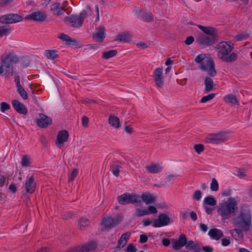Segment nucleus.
I'll return each mask as SVG.
<instances>
[{
	"label": "nucleus",
	"instance_id": "1",
	"mask_svg": "<svg viewBox=\"0 0 252 252\" xmlns=\"http://www.w3.org/2000/svg\"><path fill=\"white\" fill-rule=\"evenodd\" d=\"M239 197H229L227 200H222L217 208V213L222 219H229L238 210Z\"/></svg>",
	"mask_w": 252,
	"mask_h": 252
},
{
	"label": "nucleus",
	"instance_id": "2",
	"mask_svg": "<svg viewBox=\"0 0 252 252\" xmlns=\"http://www.w3.org/2000/svg\"><path fill=\"white\" fill-rule=\"evenodd\" d=\"M233 43L230 41H222L216 46L218 57L222 61L229 63L236 61L237 59V54L231 53L233 48Z\"/></svg>",
	"mask_w": 252,
	"mask_h": 252
},
{
	"label": "nucleus",
	"instance_id": "3",
	"mask_svg": "<svg viewBox=\"0 0 252 252\" xmlns=\"http://www.w3.org/2000/svg\"><path fill=\"white\" fill-rule=\"evenodd\" d=\"M251 222L250 208L247 205H243L240 208L239 215L234 219L233 223L237 227L248 231L251 225Z\"/></svg>",
	"mask_w": 252,
	"mask_h": 252
},
{
	"label": "nucleus",
	"instance_id": "4",
	"mask_svg": "<svg viewBox=\"0 0 252 252\" xmlns=\"http://www.w3.org/2000/svg\"><path fill=\"white\" fill-rule=\"evenodd\" d=\"M199 64V68L201 70L207 71L211 77L216 75L217 72L215 68V63L212 58L209 54H201L198 55L194 60Z\"/></svg>",
	"mask_w": 252,
	"mask_h": 252
},
{
	"label": "nucleus",
	"instance_id": "5",
	"mask_svg": "<svg viewBox=\"0 0 252 252\" xmlns=\"http://www.w3.org/2000/svg\"><path fill=\"white\" fill-rule=\"evenodd\" d=\"M86 14L84 11H81L79 15H71L66 16L64 19V21L66 24L74 28H79L82 26L84 20V15Z\"/></svg>",
	"mask_w": 252,
	"mask_h": 252
},
{
	"label": "nucleus",
	"instance_id": "6",
	"mask_svg": "<svg viewBox=\"0 0 252 252\" xmlns=\"http://www.w3.org/2000/svg\"><path fill=\"white\" fill-rule=\"evenodd\" d=\"M118 202L122 205L128 203L138 204L139 203V198L137 195L130 194L128 193H124L118 196Z\"/></svg>",
	"mask_w": 252,
	"mask_h": 252
},
{
	"label": "nucleus",
	"instance_id": "7",
	"mask_svg": "<svg viewBox=\"0 0 252 252\" xmlns=\"http://www.w3.org/2000/svg\"><path fill=\"white\" fill-rule=\"evenodd\" d=\"M196 41L202 48H205L213 45L215 40L214 37L200 33L196 37Z\"/></svg>",
	"mask_w": 252,
	"mask_h": 252
},
{
	"label": "nucleus",
	"instance_id": "8",
	"mask_svg": "<svg viewBox=\"0 0 252 252\" xmlns=\"http://www.w3.org/2000/svg\"><path fill=\"white\" fill-rule=\"evenodd\" d=\"M224 133L219 132L218 133H212L208 134L205 139V141L207 143L218 144L225 140Z\"/></svg>",
	"mask_w": 252,
	"mask_h": 252
},
{
	"label": "nucleus",
	"instance_id": "9",
	"mask_svg": "<svg viewBox=\"0 0 252 252\" xmlns=\"http://www.w3.org/2000/svg\"><path fill=\"white\" fill-rule=\"evenodd\" d=\"M22 17L16 14H10L1 16L0 17V22L3 24H11L20 22Z\"/></svg>",
	"mask_w": 252,
	"mask_h": 252
},
{
	"label": "nucleus",
	"instance_id": "10",
	"mask_svg": "<svg viewBox=\"0 0 252 252\" xmlns=\"http://www.w3.org/2000/svg\"><path fill=\"white\" fill-rule=\"evenodd\" d=\"M170 219L167 215L160 214L158 219H154L152 226L154 227H161L167 225Z\"/></svg>",
	"mask_w": 252,
	"mask_h": 252
},
{
	"label": "nucleus",
	"instance_id": "11",
	"mask_svg": "<svg viewBox=\"0 0 252 252\" xmlns=\"http://www.w3.org/2000/svg\"><path fill=\"white\" fill-rule=\"evenodd\" d=\"M121 221V218L112 219L110 217H104L101 224L103 228L107 229L118 225Z\"/></svg>",
	"mask_w": 252,
	"mask_h": 252
},
{
	"label": "nucleus",
	"instance_id": "12",
	"mask_svg": "<svg viewBox=\"0 0 252 252\" xmlns=\"http://www.w3.org/2000/svg\"><path fill=\"white\" fill-rule=\"evenodd\" d=\"M47 18L46 14L41 11H36L26 15L25 19L35 21L42 22Z\"/></svg>",
	"mask_w": 252,
	"mask_h": 252
},
{
	"label": "nucleus",
	"instance_id": "13",
	"mask_svg": "<svg viewBox=\"0 0 252 252\" xmlns=\"http://www.w3.org/2000/svg\"><path fill=\"white\" fill-rule=\"evenodd\" d=\"M18 61V58L12 54H9L4 58H1V65L6 68H10L13 67V63Z\"/></svg>",
	"mask_w": 252,
	"mask_h": 252
},
{
	"label": "nucleus",
	"instance_id": "14",
	"mask_svg": "<svg viewBox=\"0 0 252 252\" xmlns=\"http://www.w3.org/2000/svg\"><path fill=\"white\" fill-rule=\"evenodd\" d=\"M25 188L26 191L29 193H32L35 189L36 184L32 174H29L26 177Z\"/></svg>",
	"mask_w": 252,
	"mask_h": 252
},
{
	"label": "nucleus",
	"instance_id": "15",
	"mask_svg": "<svg viewBox=\"0 0 252 252\" xmlns=\"http://www.w3.org/2000/svg\"><path fill=\"white\" fill-rule=\"evenodd\" d=\"M96 245L95 242H91L81 247L70 249L66 252H89L90 251L95 249Z\"/></svg>",
	"mask_w": 252,
	"mask_h": 252
},
{
	"label": "nucleus",
	"instance_id": "16",
	"mask_svg": "<svg viewBox=\"0 0 252 252\" xmlns=\"http://www.w3.org/2000/svg\"><path fill=\"white\" fill-rule=\"evenodd\" d=\"M137 196L140 200L139 203L138 204H140L141 202V201H143L147 205L152 204L155 202L156 199L155 196L148 192H145L141 195Z\"/></svg>",
	"mask_w": 252,
	"mask_h": 252
},
{
	"label": "nucleus",
	"instance_id": "17",
	"mask_svg": "<svg viewBox=\"0 0 252 252\" xmlns=\"http://www.w3.org/2000/svg\"><path fill=\"white\" fill-rule=\"evenodd\" d=\"M68 136V133L66 130L60 131L57 135L56 145L61 148L63 146V143L67 141Z\"/></svg>",
	"mask_w": 252,
	"mask_h": 252
},
{
	"label": "nucleus",
	"instance_id": "18",
	"mask_svg": "<svg viewBox=\"0 0 252 252\" xmlns=\"http://www.w3.org/2000/svg\"><path fill=\"white\" fill-rule=\"evenodd\" d=\"M50 11L54 15L60 16L64 13L65 9L62 7L60 3L54 2L50 5Z\"/></svg>",
	"mask_w": 252,
	"mask_h": 252
},
{
	"label": "nucleus",
	"instance_id": "19",
	"mask_svg": "<svg viewBox=\"0 0 252 252\" xmlns=\"http://www.w3.org/2000/svg\"><path fill=\"white\" fill-rule=\"evenodd\" d=\"M197 27L204 33L212 37H214L217 33V30L216 29L213 27L210 26H203L200 25H198Z\"/></svg>",
	"mask_w": 252,
	"mask_h": 252
},
{
	"label": "nucleus",
	"instance_id": "20",
	"mask_svg": "<svg viewBox=\"0 0 252 252\" xmlns=\"http://www.w3.org/2000/svg\"><path fill=\"white\" fill-rule=\"evenodd\" d=\"M52 122V119L44 114H41L36 120L37 125L41 127H46Z\"/></svg>",
	"mask_w": 252,
	"mask_h": 252
},
{
	"label": "nucleus",
	"instance_id": "21",
	"mask_svg": "<svg viewBox=\"0 0 252 252\" xmlns=\"http://www.w3.org/2000/svg\"><path fill=\"white\" fill-rule=\"evenodd\" d=\"M105 30L104 28L100 27L96 29L93 34V38L98 42H102L105 38L104 33Z\"/></svg>",
	"mask_w": 252,
	"mask_h": 252
},
{
	"label": "nucleus",
	"instance_id": "22",
	"mask_svg": "<svg viewBox=\"0 0 252 252\" xmlns=\"http://www.w3.org/2000/svg\"><path fill=\"white\" fill-rule=\"evenodd\" d=\"M130 235L131 233L129 232L123 234L118 240L117 248H118L119 250L123 248L127 244V241L129 239Z\"/></svg>",
	"mask_w": 252,
	"mask_h": 252
},
{
	"label": "nucleus",
	"instance_id": "23",
	"mask_svg": "<svg viewBox=\"0 0 252 252\" xmlns=\"http://www.w3.org/2000/svg\"><path fill=\"white\" fill-rule=\"evenodd\" d=\"M12 105L14 109L19 113L26 114L27 112L25 106L16 100L12 101Z\"/></svg>",
	"mask_w": 252,
	"mask_h": 252
},
{
	"label": "nucleus",
	"instance_id": "24",
	"mask_svg": "<svg viewBox=\"0 0 252 252\" xmlns=\"http://www.w3.org/2000/svg\"><path fill=\"white\" fill-rule=\"evenodd\" d=\"M186 237L185 235L182 234L180 236L178 240L173 243L172 247L175 250H179L182 247L186 246Z\"/></svg>",
	"mask_w": 252,
	"mask_h": 252
},
{
	"label": "nucleus",
	"instance_id": "25",
	"mask_svg": "<svg viewBox=\"0 0 252 252\" xmlns=\"http://www.w3.org/2000/svg\"><path fill=\"white\" fill-rule=\"evenodd\" d=\"M208 235L212 239L216 240H219L223 236L221 230L217 228L211 229L208 232Z\"/></svg>",
	"mask_w": 252,
	"mask_h": 252
},
{
	"label": "nucleus",
	"instance_id": "26",
	"mask_svg": "<svg viewBox=\"0 0 252 252\" xmlns=\"http://www.w3.org/2000/svg\"><path fill=\"white\" fill-rule=\"evenodd\" d=\"M224 101L231 106L239 105L236 97L233 94H229L223 97Z\"/></svg>",
	"mask_w": 252,
	"mask_h": 252
},
{
	"label": "nucleus",
	"instance_id": "27",
	"mask_svg": "<svg viewBox=\"0 0 252 252\" xmlns=\"http://www.w3.org/2000/svg\"><path fill=\"white\" fill-rule=\"evenodd\" d=\"M131 35L129 32H126L118 34L116 40L128 43L131 41Z\"/></svg>",
	"mask_w": 252,
	"mask_h": 252
},
{
	"label": "nucleus",
	"instance_id": "28",
	"mask_svg": "<svg viewBox=\"0 0 252 252\" xmlns=\"http://www.w3.org/2000/svg\"><path fill=\"white\" fill-rule=\"evenodd\" d=\"M44 54L47 59L54 61L58 57V52L54 50H48L44 51Z\"/></svg>",
	"mask_w": 252,
	"mask_h": 252
},
{
	"label": "nucleus",
	"instance_id": "29",
	"mask_svg": "<svg viewBox=\"0 0 252 252\" xmlns=\"http://www.w3.org/2000/svg\"><path fill=\"white\" fill-rule=\"evenodd\" d=\"M146 169L150 173H157L162 170V167L158 164H152L147 166Z\"/></svg>",
	"mask_w": 252,
	"mask_h": 252
},
{
	"label": "nucleus",
	"instance_id": "30",
	"mask_svg": "<svg viewBox=\"0 0 252 252\" xmlns=\"http://www.w3.org/2000/svg\"><path fill=\"white\" fill-rule=\"evenodd\" d=\"M231 236L236 240L243 239V235L242 232L238 229H234L230 230Z\"/></svg>",
	"mask_w": 252,
	"mask_h": 252
},
{
	"label": "nucleus",
	"instance_id": "31",
	"mask_svg": "<svg viewBox=\"0 0 252 252\" xmlns=\"http://www.w3.org/2000/svg\"><path fill=\"white\" fill-rule=\"evenodd\" d=\"M21 163L23 167L30 166L31 164V157L28 155H24L22 158Z\"/></svg>",
	"mask_w": 252,
	"mask_h": 252
},
{
	"label": "nucleus",
	"instance_id": "32",
	"mask_svg": "<svg viewBox=\"0 0 252 252\" xmlns=\"http://www.w3.org/2000/svg\"><path fill=\"white\" fill-rule=\"evenodd\" d=\"M204 83L205 85V91L209 92L212 90L214 86V83L213 80L211 78L209 77L206 78L204 81Z\"/></svg>",
	"mask_w": 252,
	"mask_h": 252
},
{
	"label": "nucleus",
	"instance_id": "33",
	"mask_svg": "<svg viewBox=\"0 0 252 252\" xmlns=\"http://www.w3.org/2000/svg\"><path fill=\"white\" fill-rule=\"evenodd\" d=\"M58 37L63 41H65L68 45H70L72 43L75 42V40L72 39L69 36L64 33H60Z\"/></svg>",
	"mask_w": 252,
	"mask_h": 252
},
{
	"label": "nucleus",
	"instance_id": "34",
	"mask_svg": "<svg viewBox=\"0 0 252 252\" xmlns=\"http://www.w3.org/2000/svg\"><path fill=\"white\" fill-rule=\"evenodd\" d=\"M109 123L115 128H118L120 126L119 119L116 116H110L109 119Z\"/></svg>",
	"mask_w": 252,
	"mask_h": 252
},
{
	"label": "nucleus",
	"instance_id": "35",
	"mask_svg": "<svg viewBox=\"0 0 252 252\" xmlns=\"http://www.w3.org/2000/svg\"><path fill=\"white\" fill-rule=\"evenodd\" d=\"M204 205H210L212 207L215 206L217 204V201L214 198L208 196L204 199L203 201Z\"/></svg>",
	"mask_w": 252,
	"mask_h": 252
},
{
	"label": "nucleus",
	"instance_id": "36",
	"mask_svg": "<svg viewBox=\"0 0 252 252\" xmlns=\"http://www.w3.org/2000/svg\"><path fill=\"white\" fill-rule=\"evenodd\" d=\"M117 54L116 50H111L108 51H105L102 53V58L104 59H108L113 57Z\"/></svg>",
	"mask_w": 252,
	"mask_h": 252
},
{
	"label": "nucleus",
	"instance_id": "37",
	"mask_svg": "<svg viewBox=\"0 0 252 252\" xmlns=\"http://www.w3.org/2000/svg\"><path fill=\"white\" fill-rule=\"evenodd\" d=\"M89 220L86 218H81L78 221V227L82 230L89 224Z\"/></svg>",
	"mask_w": 252,
	"mask_h": 252
},
{
	"label": "nucleus",
	"instance_id": "38",
	"mask_svg": "<svg viewBox=\"0 0 252 252\" xmlns=\"http://www.w3.org/2000/svg\"><path fill=\"white\" fill-rule=\"evenodd\" d=\"M10 28L9 26H0V38L6 36L10 32Z\"/></svg>",
	"mask_w": 252,
	"mask_h": 252
},
{
	"label": "nucleus",
	"instance_id": "39",
	"mask_svg": "<svg viewBox=\"0 0 252 252\" xmlns=\"http://www.w3.org/2000/svg\"><path fill=\"white\" fill-rule=\"evenodd\" d=\"M186 248L189 250H196L199 249L198 245L192 240H189L186 245Z\"/></svg>",
	"mask_w": 252,
	"mask_h": 252
},
{
	"label": "nucleus",
	"instance_id": "40",
	"mask_svg": "<svg viewBox=\"0 0 252 252\" xmlns=\"http://www.w3.org/2000/svg\"><path fill=\"white\" fill-rule=\"evenodd\" d=\"M135 215L137 217L148 215L147 209L146 208H137L135 209Z\"/></svg>",
	"mask_w": 252,
	"mask_h": 252
},
{
	"label": "nucleus",
	"instance_id": "41",
	"mask_svg": "<svg viewBox=\"0 0 252 252\" xmlns=\"http://www.w3.org/2000/svg\"><path fill=\"white\" fill-rule=\"evenodd\" d=\"M17 91L20 94V95L24 99H27L28 98V95L26 91L24 89L22 86L16 88Z\"/></svg>",
	"mask_w": 252,
	"mask_h": 252
},
{
	"label": "nucleus",
	"instance_id": "42",
	"mask_svg": "<svg viewBox=\"0 0 252 252\" xmlns=\"http://www.w3.org/2000/svg\"><path fill=\"white\" fill-rule=\"evenodd\" d=\"M119 166L117 163H113L111 166V171L112 174L116 177L119 175Z\"/></svg>",
	"mask_w": 252,
	"mask_h": 252
},
{
	"label": "nucleus",
	"instance_id": "43",
	"mask_svg": "<svg viewBox=\"0 0 252 252\" xmlns=\"http://www.w3.org/2000/svg\"><path fill=\"white\" fill-rule=\"evenodd\" d=\"M210 189L212 191H217L219 189V184L215 178H213L210 184Z\"/></svg>",
	"mask_w": 252,
	"mask_h": 252
},
{
	"label": "nucleus",
	"instance_id": "44",
	"mask_svg": "<svg viewBox=\"0 0 252 252\" xmlns=\"http://www.w3.org/2000/svg\"><path fill=\"white\" fill-rule=\"evenodd\" d=\"M142 19L145 22H150L153 20V16L150 13H144L141 16Z\"/></svg>",
	"mask_w": 252,
	"mask_h": 252
},
{
	"label": "nucleus",
	"instance_id": "45",
	"mask_svg": "<svg viewBox=\"0 0 252 252\" xmlns=\"http://www.w3.org/2000/svg\"><path fill=\"white\" fill-rule=\"evenodd\" d=\"M82 11H84L86 13V14L84 15V16H83L84 19L86 17H92L93 15L92 9L91 7L88 5H87L86 6L85 9L83 10Z\"/></svg>",
	"mask_w": 252,
	"mask_h": 252
},
{
	"label": "nucleus",
	"instance_id": "46",
	"mask_svg": "<svg viewBox=\"0 0 252 252\" xmlns=\"http://www.w3.org/2000/svg\"><path fill=\"white\" fill-rule=\"evenodd\" d=\"M215 96L214 94H210L202 97L200 100L201 103H205L213 99Z\"/></svg>",
	"mask_w": 252,
	"mask_h": 252
},
{
	"label": "nucleus",
	"instance_id": "47",
	"mask_svg": "<svg viewBox=\"0 0 252 252\" xmlns=\"http://www.w3.org/2000/svg\"><path fill=\"white\" fill-rule=\"evenodd\" d=\"M10 108V105L6 102H3L0 103V111L3 113L9 109Z\"/></svg>",
	"mask_w": 252,
	"mask_h": 252
},
{
	"label": "nucleus",
	"instance_id": "48",
	"mask_svg": "<svg viewBox=\"0 0 252 252\" xmlns=\"http://www.w3.org/2000/svg\"><path fill=\"white\" fill-rule=\"evenodd\" d=\"M162 68L160 67L157 68L154 72V77L155 78H158V77H162Z\"/></svg>",
	"mask_w": 252,
	"mask_h": 252
},
{
	"label": "nucleus",
	"instance_id": "49",
	"mask_svg": "<svg viewBox=\"0 0 252 252\" xmlns=\"http://www.w3.org/2000/svg\"><path fill=\"white\" fill-rule=\"evenodd\" d=\"M137 249L133 244H129L126 247V252H136Z\"/></svg>",
	"mask_w": 252,
	"mask_h": 252
},
{
	"label": "nucleus",
	"instance_id": "50",
	"mask_svg": "<svg viewBox=\"0 0 252 252\" xmlns=\"http://www.w3.org/2000/svg\"><path fill=\"white\" fill-rule=\"evenodd\" d=\"M195 152L200 154L204 150V146L202 144H196L194 146Z\"/></svg>",
	"mask_w": 252,
	"mask_h": 252
},
{
	"label": "nucleus",
	"instance_id": "51",
	"mask_svg": "<svg viewBox=\"0 0 252 252\" xmlns=\"http://www.w3.org/2000/svg\"><path fill=\"white\" fill-rule=\"evenodd\" d=\"M154 80L158 87L162 88L163 84L162 77H158L154 78Z\"/></svg>",
	"mask_w": 252,
	"mask_h": 252
},
{
	"label": "nucleus",
	"instance_id": "52",
	"mask_svg": "<svg viewBox=\"0 0 252 252\" xmlns=\"http://www.w3.org/2000/svg\"><path fill=\"white\" fill-rule=\"evenodd\" d=\"M249 35L244 33H241L237 34L236 36V39L237 40H243L248 38Z\"/></svg>",
	"mask_w": 252,
	"mask_h": 252
},
{
	"label": "nucleus",
	"instance_id": "53",
	"mask_svg": "<svg viewBox=\"0 0 252 252\" xmlns=\"http://www.w3.org/2000/svg\"><path fill=\"white\" fill-rule=\"evenodd\" d=\"M147 209L148 215L149 214H154L157 213V208L153 206H149Z\"/></svg>",
	"mask_w": 252,
	"mask_h": 252
},
{
	"label": "nucleus",
	"instance_id": "54",
	"mask_svg": "<svg viewBox=\"0 0 252 252\" xmlns=\"http://www.w3.org/2000/svg\"><path fill=\"white\" fill-rule=\"evenodd\" d=\"M202 197L201 192L200 190H196L193 193V198L196 201L199 200Z\"/></svg>",
	"mask_w": 252,
	"mask_h": 252
},
{
	"label": "nucleus",
	"instance_id": "55",
	"mask_svg": "<svg viewBox=\"0 0 252 252\" xmlns=\"http://www.w3.org/2000/svg\"><path fill=\"white\" fill-rule=\"evenodd\" d=\"M153 220H154L151 219H145L142 221V223H143V225L145 226H148V225H149L151 224L152 225V223L153 222Z\"/></svg>",
	"mask_w": 252,
	"mask_h": 252
},
{
	"label": "nucleus",
	"instance_id": "56",
	"mask_svg": "<svg viewBox=\"0 0 252 252\" xmlns=\"http://www.w3.org/2000/svg\"><path fill=\"white\" fill-rule=\"evenodd\" d=\"M148 240V237L145 234H142L140 235L139 242L140 243L143 244L146 243Z\"/></svg>",
	"mask_w": 252,
	"mask_h": 252
},
{
	"label": "nucleus",
	"instance_id": "57",
	"mask_svg": "<svg viewBox=\"0 0 252 252\" xmlns=\"http://www.w3.org/2000/svg\"><path fill=\"white\" fill-rule=\"evenodd\" d=\"M78 171L76 169H74L70 173V176L69 177V180L71 181L73 180L76 177Z\"/></svg>",
	"mask_w": 252,
	"mask_h": 252
},
{
	"label": "nucleus",
	"instance_id": "58",
	"mask_svg": "<svg viewBox=\"0 0 252 252\" xmlns=\"http://www.w3.org/2000/svg\"><path fill=\"white\" fill-rule=\"evenodd\" d=\"M161 242H162V244L164 247H168L170 244V240L168 239L165 238H163L162 239Z\"/></svg>",
	"mask_w": 252,
	"mask_h": 252
},
{
	"label": "nucleus",
	"instance_id": "59",
	"mask_svg": "<svg viewBox=\"0 0 252 252\" xmlns=\"http://www.w3.org/2000/svg\"><path fill=\"white\" fill-rule=\"evenodd\" d=\"M193 41H194V38L192 36H190L187 38V39L185 41V43L187 45H189L191 44Z\"/></svg>",
	"mask_w": 252,
	"mask_h": 252
},
{
	"label": "nucleus",
	"instance_id": "60",
	"mask_svg": "<svg viewBox=\"0 0 252 252\" xmlns=\"http://www.w3.org/2000/svg\"><path fill=\"white\" fill-rule=\"evenodd\" d=\"M221 245L223 246H227L230 244V240L228 238L222 239L221 241Z\"/></svg>",
	"mask_w": 252,
	"mask_h": 252
},
{
	"label": "nucleus",
	"instance_id": "61",
	"mask_svg": "<svg viewBox=\"0 0 252 252\" xmlns=\"http://www.w3.org/2000/svg\"><path fill=\"white\" fill-rule=\"evenodd\" d=\"M14 82L16 83V88L21 86L20 84V77L19 76L17 75L15 77Z\"/></svg>",
	"mask_w": 252,
	"mask_h": 252
},
{
	"label": "nucleus",
	"instance_id": "62",
	"mask_svg": "<svg viewBox=\"0 0 252 252\" xmlns=\"http://www.w3.org/2000/svg\"><path fill=\"white\" fill-rule=\"evenodd\" d=\"M82 123L83 126H87L89 123L88 118L86 117H83L82 119Z\"/></svg>",
	"mask_w": 252,
	"mask_h": 252
},
{
	"label": "nucleus",
	"instance_id": "63",
	"mask_svg": "<svg viewBox=\"0 0 252 252\" xmlns=\"http://www.w3.org/2000/svg\"><path fill=\"white\" fill-rule=\"evenodd\" d=\"M204 208L207 214H211L213 210V208L209 207L208 205H205Z\"/></svg>",
	"mask_w": 252,
	"mask_h": 252
},
{
	"label": "nucleus",
	"instance_id": "64",
	"mask_svg": "<svg viewBox=\"0 0 252 252\" xmlns=\"http://www.w3.org/2000/svg\"><path fill=\"white\" fill-rule=\"evenodd\" d=\"M202 250L205 252H212L213 248L210 246H204L202 247Z\"/></svg>",
	"mask_w": 252,
	"mask_h": 252
}]
</instances>
